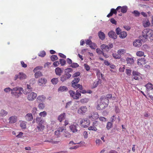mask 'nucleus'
Wrapping results in <instances>:
<instances>
[{
    "label": "nucleus",
    "instance_id": "obj_1",
    "mask_svg": "<svg viewBox=\"0 0 153 153\" xmlns=\"http://www.w3.org/2000/svg\"><path fill=\"white\" fill-rule=\"evenodd\" d=\"M100 99L101 102L97 106V109L99 110L104 109L107 106L109 102V100L106 98L105 96L101 97Z\"/></svg>",
    "mask_w": 153,
    "mask_h": 153
},
{
    "label": "nucleus",
    "instance_id": "obj_2",
    "mask_svg": "<svg viewBox=\"0 0 153 153\" xmlns=\"http://www.w3.org/2000/svg\"><path fill=\"white\" fill-rule=\"evenodd\" d=\"M73 71L71 68H68L66 69L65 71V74L62 76L60 77V80L62 82H64L69 79L71 76L70 74Z\"/></svg>",
    "mask_w": 153,
    "mask_h": 153
},
{
    "label": "nucleus",
    "instance_id": "obj_3",
    "mask_svg": "<svg viewBox=\"0 0 153 153\" xmlns=\"http://www.w3.org/2000/svg\"><path fill=\"white\" fill-rule=\"evenodd\" d=\"M23 90V88L21 87H16L12 88L11 92L12 96L16 98H18L22 94V91Z\"/></svg>",
    "mask_w": 153,
    "mask_h": 153
},
{
    "label": "nucleus",
    "instance_id": "obj_4",
    "mask_svg": "<svg viewBox=\"0 0 153 153\" xmlns=\"http://www.w3.org/2000/svg\"><path fill=\"white\" fill-rule=\"evenodd\" d=\"M80 78L79 77L74 78V79L71 82V85L75 89L79 88L80 90H82L83 89L82 85L80 84H78Z\"/></svg>",
    "mask_w": 153,
    "mask_h": 153
},
{
    "label": "nucleus",
    "instance_id": "obj_5",
    "mask_svg": "<svg viewBox=\"0 0 153 153\" xmlns=\"http://www.w3.org/2000/svg\"><path fill=\"white\" fill-rule=\"evenodd\" d=\"M153 34V31L150 29H144L142 32V36L145 39L150 38Z\"/></svg>",
    "mask_w": 153,
    "mask_h": 153
},
{
    "label": "nucleus",
    "instance_id": "obj_6",
    "mask_svg": "<svg viewBox=\"0 0 153 153\" xmlns=\"http://www.w3.org/2000/svg\"><path fill=\"white\" fill-rule=\"evenodd\" d=\"M69 92L70 96L74 99H78L81 96L80 93L78 90L76 91L75 92L74 91L70 90L69 91Z\"/></svg>",
    "mask_w": 153,
    "mask_h": 153
},
{
    "label": "nucleus",
    "instance_id": "obj_7",
    "mask_svg": "<svg viewBox=\"0 0 153 153\" xmlns=\"http://www.w3.org/2000/svg\"><path fill=\"white\" fill-rule=\"evenodd\" d=\"M113 47L112 44L109 43L108 45L105 44H102L101 45L100 48L103 51L108 52Z\"/></svg>",
    "mask_w": 153,
    "mask_h": 153
},
{
    "label": "nucleus",
    "instance_id": "obj_8",
    "mask_svg": "<svg viewBox=\"0 0 153 153\" xmlns=\"http://www.w3.org/2000/svg\"><path fill=\"white\" fill-rule=\"evenodd\" d=\"M132 78L136 80H139L141 79V74L139 72L136 71H133L132 72Z\"/></svg>",
    "mask_w": 153,
    "mask_h": 153
},
{
    "label": "nucleus",
    "instance_id": "obj_9",
    "mask_svg": "<svg viewBox=\"0 0 153 153\" xmlns=\"http://www.w3.org/2000/svg\"><path fill=\"white\" fill-rule=\"evenodd\" d=\"M88 111V109L85 106H82L80 107L78 110L77 113L78 114H83Z\"/></svg>",
    "mask_w": 153,
    "mask_h": 153
},
{
    "label": "nucleus",
    "instance_id": "obj_10",
    "mask_svg": "<svg viewBox=\"0 0 153 153\" xmlns=\"http://www.w3.org/2000/svg\"><path fill=\"white\" fill-rule=\"evenodd\" d=\"M36 97V94L34 92H32L28 94L27 99L29 101H32L34 100Z\"/></svg>",
    "mask_w": 153,
    "mask_h": 153
},
{
    "label": "nucleus",
    "instance_id": "obj_11",
    "mask_svg": "<svg viewBox=\"0 0 153 153\" xmlns=\"http://www.w3.org/2000/svg\"><path fill=\"white\" fill-rule=\"evenodd\" d=\"M128 7L126 6H123V7L119 6L117 8V10L118 12H120V11L123 13H126Z\"/></svg>",
    "mask_w": 153,
    "mask_h": 153
},
{
    "label": "nucleus",
    "instance_id": "obj_12",
    "mask_svg": "<svg viewBox=\"0 0 153 153\" xmlns=\"http://www.w3.org/2000/svg\"><path fill=\"white\" fill-rule=\"evenodd\" d=\"M146 63V60L144 58L139 59L137 60V64L139 66H143V65H145Z\"/></svg>",
    "mask_w": 153,
    "mask_h": 153
},
{
    "label": "nucleus",
    "instance_id": "obj_13",
    "mask_svg": "<svg viewBox=\"0 0 153 153\" xmlns=\"http://www.w3.org/2000/svg\"><path fill=\"white\" fill-rule=\"evenodd\" d=\"M89 118L92 120H96L99 117V115L96 112L91 113L88 116Z\"/></svg>",
    "mask_w": 153,
    "mask_h": 153
},
{
    "label": "nucleus",
    "instance_id": "obj_14",
    "mask_svg": "<svg viewBox=\"0 0 153 153\" xmlns=\"http://www.w3.org/2000/svg\"><path fill=\"white\" fill-rule=\"evenodd\" d=\"M150 25L149 21L147 18L144 19L143 22V25L144 27H148Z\"/></svg>",
    "mask_w": 153,
    "mask_h": 153
},
{
    "label": "nucleus",
    "instance_id": "obj_15",
    "mask_svg": "<svg viewBox=\"0 0 153 153\" xmlns=\"http://www.w3.org/2000/svg\"><path fill=\"white\" fill-rule=\"evenodd\" d=\"M46 99V97L43 95L38 96L37 98L36 101L38 102H43Z\"/></svg>",
    "mask_w": 153,
    "mask_h": 153
},
{
    "label": "nucleus",
    "instance_id": "obj_16",
    "mask_svg": "<svg viewBox=\"0 0 153 153\" xmlns=\"http://www.w3.org/2000/svg\"><path fill=\"white\" fill-rule=\"evenodd\" d=\"M108 34L110 37L114 39H116L117 38V36L115 33L113 31H110L108 33Z\"/></svg>",
    "mask_w": 153,
    "mask_h": 153
},
{
    "label": "nucleus",
    "instance_id": "obj_17",
    "mask_svg": "<svg viewBox=\"0 0 153 153\" xmlns=\"http://www.w3.org/2000/svg\"><path fill=\"white\" fill-rule=\"evenodd\" d=\"M17 120V117L14 116L10 117L9 119V123H14L16 122Z\"/></svg>",
    "mask_w": 153,
    "mask_h": 153
},
{
    "label": "nucleus",
    "instance_id": "obj_18",
    "mask_svg": "<svg viewBox=\"0 0 153 153\" xmlns=\"http://www.w3.org/2000/svg\"><path fill=\"white\" fill-rule=\"evenodd\" d=\"M133 45L135 47L140 46L142 44L141 40L139 39H136L133 43Z\"/></svg>",
    "mask_w": 153,
    "mask_h": 153
},
{
    "label": "nucleus",
    "instance_id": "obj_19",
    "mask_svg": "<svg viewBox=\"0 0 153 153\" xmlns=\"http://www.w3.org/2000/svg\"><path fill=\"white\" fill-rule=\"evenodd\" d=\"M98 35L100 39L103 40L105 38V34L101 31H99L98 33Z\"/></svg>",
    "mask_w": 153,
    "mask_h": 153
},
{
    "label": "nucleus",
    "instance_id": "obj_20",
    "mask_svg": "<svg viewBox=\"0 0 153 153\" xmlns=\"http://www.w3.org/2000/svg\"><path fill=\"white\" fill-rule=\"evenodd\" d=\"M26 120L28 121H31L33 119V116L32 114H27L25 116Z\"/></svg>",
    "mask_w": 153,
    "mask_h": 153
},
{
    "label": "nucleus",
    "instance_id": "obj_21",
    "mask_svg": "<svg viewBox=\"0 0 153 153\" xmlns=\"http://www.w3.org/2000/svg\"><path fill=\"white\" fill-rule=\"evenodd\" d=\"M47 82L46 79L44 78H41L38 80V84L40 85H41L43 84H45Z\"/></svg>",
    "mask_w": 153,
    "mask_h": 153
},
{
    "label": "nucleus",
    "instance_id": "obj_22",
    "mask_svg": "<svg viewBox=\"0 0 153 153\" xmlns=\"http://www.w3.org/2000/svg\"><path fill=\"white\" fill-rule=\"evenodd\" d=\"M55 72L56 75L60 76L62 73V71L61 68L59 67H57L55 69Z\"/></svg>",
    "mask_w": 153,
    "mask_h": 153
},
{
    "label": "nucleus",
    "instance_id": "obj_23",
    "mask_svg": "<svg viewBox=\"0 0 153 153\" xmlns=\"http://www.w3.org/2000/svg\"><path fill=\"white\" fill-rule=\"evenodd\" d=\"M145 87L147 89V92L149 91V90H151L153 89V85L150 83H148L146 85Z\"/></svg>",
    "mask_w": 153,
    "mask_h": 153
},
{
    "label": "nucleus",
    "instance_id": "obj_24",
    "mask_svg": "<svg viewBox=\"0 0 153 153\" xmlns=\"http://www.w3.org/2000/svg\"><path fill=\"white\" fill-rule=\"evenodd\" d=\"M80 123L82 124L84 123L85 124H90V121L88 119H82L80 121Z\"/></svg>",
    "mask_w": 153,
    "mask_h": 153
},
{
    "label": "nucleus",
    "instance_id": "obj_25",
    "mask_svg": "<svg viewBox=\"0 0 153 153\" xmlns=\"http://www.w3.org/2000/svg\"><path fill=\"white\" fill-rule=\"evenodd\" d=\"M65 113H64L61 114L58 117V120H59L60 122H62L63 120L65 119Z\"/></svg>",
    "mask_w": 153,
    "mask_h": 153
},
{
    "label": "nucleus",
    "instance_id": "obj_26",
    "mask_svg": "<svg viewBox=\"0 0 153 153\" xmlns=\"http://www.w3.org/2000/svg\"><path fill=\"white\" fill-rule=\"evenodd\" d=\"M36 121L38 124H42L44 122V120L40 117H37L36 118Z\"/></svg>",
    "mask_w": 153,
    "mask_h": 153
},
{
    "label": "nucleus",
    "instance_id": "obj_27",
    "mask_svg": "<svg viewBox=\"0 0 153 153\" xmlns=\"http://www.w3.org/2000/svg\"><path fill=\"white\" fill-rule=\"evenodd\" d=\"M70 130L73 132H76L77 131V130L76 129V125H71L69 126Z\"/></svg>",
    "mask_w": 153,
    "mask_h": 153
},
{
    "label": "nucleus",
    "instance_id": "obj_28",
    "mask_svg": "<svg viewBox=\"0 0 153 153\" xmlns=\"http://www.w3.org/2000/svg\"><path fill=\"white\" fill-rule=\"evenodd\" d=\"M19 79L21 80L25 79L27 77L26 74L23 73H19Z\"/></svg>",
    "mask_w": 153,
    "mask_h": 153
},
{
    "label": "nucleus",
    "instance_id": "obj_29",
    "mask_svg": "<svg viewBox=\"0 0 153 153\" xmlns=\"http://www.w3.org/2000/svg\"><path fill=\"white\" fill-rule=\"evenodd\" d=\"M126 61L127 63L128 64H132L134 62V59L132 58H127Z\"/></svg>",
    "mask_w": 153,
    "mask_h": 153
},
{
    "label": "nucleus",
    "instance_id": "obj_30",
    "mask_svg": "<svg viewBox=\"0 0 153 153\" xmlns=\"http://www.w3.org/2000/svg\"><path fill=\"white\" fill-rule=\"evenodd\" d=\"M38 107L39 109L43 110L45 107V104L43 102H38Z\"/></svg>",
    "mask_w": 153,
    "mask_h": 153
},
{
    "label": "nucleus",
    "instance_id": "obj_31",
    "mask_svg": "<svg viewBox=\"0 0 153 153\" xmlns=\"http://www.w3.org/2000/svg\"><path fill=\"white\" fill-rule=\"evenodd\" d=\"M116 116L114 115L111 117L110 119V122H108L107 124H109V123L112 124V123L116 120Z\"/></svg>",
    "mask_w": 153,
    "mask_h": 153
},
{
    "label": "nucleus",
    "instance_id": "obj_32",
    "mask_svg": "<svg viewBox=\"0 0 153 153\" xmlns=\"http://www.w3.org/2000/svg\"><path fill=\"white\" fill-rule=\"evenodd\" d=\"M119 35L120 38L123 39L125 38L127 36V33L125 31H123L120 32Z\"/></svg>",
    "mask_w": 153,
    "mask_h": 153
},
{
    "label": "nucleus",
    "instance_id": "obj_33",
    "mask_svg": "<svg viewBox=\"0 0 153 153\" xmlns=\"http://www.w3.org/2000/svg\"><path fill=\"white\" fill-rule=\"evenodd\" d=\"M68 90V88L65 86H61L58 88V91L61 92H63L64 91H67Z\"/></svg>",
    "mask_w": 153,
    "mask_h": 153
},
{
    "label": "nucleus",
    "instance_id": "obj_34",
    "mask_svg": "<svg viewBox=\"0 0 153 153\" xmlns=\"http://www.w3.org/2000/svg\"><path fill=\"white\" fill-rule=\"evenodd\" d=\"M147 93L150 98L153 100V89L151 90H149Z\"/></svg>",
    "mask_w": 153,
    "mask_h": 153
},
{
    "label": "nucleus",
    "instance_id": "obj_35",
    "mask_svg": "<svg viewBox=\"0 0 153 153\" xmlns=\"http://www.w3.org/2000/svg\"><path fill=\"white\" fill-rule=\"evenodd\" d=\"M42 76V73L40 71H38L35 73V77L37 78Z\"/></svg>",
    "mask_w": 153,
    "mask_h": 153
},
{
    "label": "nucleus",
    "instance_id": "obj_36",
    "mask_svg": "<svg viewBox=\"0 0 153 153\" xmlns=\"http://www.w3.org/2000/svg\"><path fill=\"white\" fill-rule=\"evenodd\" d=\"M126 53V51L124 49H120L117 51V53L119 54L121 56V55Z\"/></svg>",
    "mask_w": 153,
    "mask_h": 153
},
{
    "label": "nucleus",
    "instance_id": "obj_37",
    "mask_svg": "<svg viewBox=\"0 0 153 153\" xmlns=\"http://www.w3.org/2000/svg\"><path fill=\"white\" fill-rule=\"evenodd\" d=\"M136 54L137 56L139 57H141L143 56H144V57L145 56L144 55V52L141 51H137L136 53Z\"/></svg>",
    "mask_w": 153,
    "mask_h": 153
},
{
    "label": "nucleus",
    "instance_id": "obj_38",
    "mask_svg": "<svg viewBox=\"0 0 153 153\" xmlns=\"http://www.w3.org/2000/svg\"><path fill=\"white\" fill-rule=\"evenodd\" d=\"M44 127L45 126L44 125H38V126H37V128L36 129V130L38 129L39 131H41L43 130L44 128Z\"/></svg>",
    "mask_w": 153,
    "mask_h": 153
},
{
    "label": "nucleus",
    "instance_id": "obj_39",
    "mask_svg": "<svg viewBox=\"0 0 153 153\" xmlns=\"http://www.w3.org/2000/svg\"><path fill=\"white\" fill-rule=\"evenodd\" d=\"M53 85L56 84L58 82V79L57 78H53L51 81Z\"/></svg>",
    "mask_w": 153,
    "mask_h": 153
},
{
    "label": "nucleus",
    "instance_id": "obj_40",
    "mask_svg": "<svg viewBox=\"0 0 153 153\" xmlns=\"http://www.w3.org/2000/svg\"><path fill=\"white\" fill-rule=\"evenodd\" d=\"M63 134L65 137L67 138H70L71 137V134L70 133L67 131H66L65 132L64 131Z\"/></svg>",
    "mask_w": 153,
    "mask_h": 153
},
{
    "label": "nucleus",
    "instance_id": "obj_41",
    "mask_svg": "<svg viewBox=\"0 0 153 153\" xmlns=\"http://www.w3.org/2000/svg\"><path fill=\"white\" fill-rule=\"evenodd\" d=\"M113 56L115 59H119L121 58L120 55L117 53H113L112 54Z\"/></svg>",
    "mask_w": 153,
    "mask_h": 153
},
{
    "label": "nucleus",
    "instance_id": "obj_42",
    "mask_svg": "<svg viewBox=\"0 0 153 153\" xmlns=\"http://www.w3.org/2000/svg\"><path fill=\"white\" fill-rule=\"evenodd\" d=\"M89 101V99L86 98L82 99L80 100V102L82 103H86Z\"/></svg>",
    "mask_w": 153,
    "mask_h": 153
},
{
    "label": "nucleus",
    "instance_id": "obj_43",
    "mask_svg": "<svg viewBox=\"0 0 153 153\" xmlns=\"http://www.w3.org/2000/svg\"><path fill=\"white\" fill-rule=\"evenodd\" d=\"M51 59L52 61H54L58 59V58L56 55H52L51 57Z\"/></svg>",
    "mask_w": 153,
    "mask_h": 153
},
{
    "label": "nucleus",
    "instance_id": "obj_44",
    "mask_svg": "<svg viewBox=\"0 0 153 153\" xmlns=\"http://www.w3.org/2000/svg\"><path fill=\"white\" fill-rule=\"evenodd\" d=\"M46 55L45 52L43 51H41L40 52V53L38 54V55L39 56H40L41 57H44Z\"/></svg>",
    "mask_w": 153,
    "mask_h": 153
},
{
    "label": "nucleus",
    "instance_id": "obj_45",
    "mask_svg": "<svg viewBox=\"0 0 153 153\" xmlns=\"http://www.w3.org/2000/svg\"><path fill=\"white\" fill-rule=\"evenodd\" d=\"M79 92H80V93H82L83 94H85L86 93L91 94L92 93V91L90 90H88L87 91H86L85 90H82L79 91Z\"/></svg>",
    "mask_w": 153,
    "mask_h": 153
},
{
    "label": "nucleus",
    "instance_id": "obj_46",
    "mask_svg": "<svg viewBox=\"0 0 153 153\" xmlns=\"http://www.w3.org/2000/svg\"><path fill=\"white\" fill-rule=\"evenodd\" d=\"M90 47L92 49H95L97 47V45L96 44L92 42L89 45Z\"/></svg>",
    "mask_w": 153,
    "mask_h": 153
},
{
    "label": "nucleus",
    "instance_id": "obj_47",
    "mask_svg": "<svg viewBox=\"0 0 153 153\" xmlns=\"http://www.w3.org/2000/svg\"><path fill=\"white\" fill-rule=\"evenodd\" d=\"M39 115L41 117H45L47 115V113L45 111L41 112L39 113Z\"/></svg>",
    "mask_w": 153,
    "mask_h": 153
},
{
    "label": "nucleus",
    "instance_id": "obj_48",
    "mask_svg": "<svg viewBox=\"0 0 153 153\" xmlns=\"http://www.w3.org/2000/svg\"><path fill=\"white\" fill-rule=\"evenodd\" d=\"M96 74L98 78H100V76L101 78H102L103 77L102 74L101 73L99 70L97 71Z\"/></svg>",
    "mask_w": 153,
    "mask_h": 153
},
{
    "label": "nucleus",
    "instance_id": "obj_49",
    "mask_svg": "<svg viewBox=\"0 0 153 153\" xmlns=\"http://www.w3.org/2000/svg\"><path fill=\"white\" fill-rule=\"evenodd\" d=\"M88 129L90 130H93L96 131L97 130V128L95 127L94 126V125H93V126L89 127L88 128Z\"/></svg>",
    "mask_w": 153,
    "mask_h": 153
},
{
    "label": "nucleus",
    "instance_id": "obj_50",
    "mask_svg": "<svg viewBox=\"0 0 153 153\" xmlns=\"http://www.w3.org/2000/svg\"><path fill=\"white\" fill-rule=\"evenodd\" d=\"M70 66L72 68H76L79 66V65L76 63H73L71 64Z\"/></svg>",
    "mask_w": 153,
    "mask_h": 153
},
{
    "label": "nucleus",
    "instance_id": "obj_51",
    "mask_svg": "<svg viewBox=\"0 0 153 153\" xmlns=\"http://www.w3.org/2000/svg\"><path fill=\"white\" fill-rule=\"evenodd\" d=\"M132 13L134 14L135 16H139L140 13L137 10H135L132 12Z\"/></svg>",
    "mask_w": 153,
    "mask_h": 153
},
{
    "label": "nucleus",
    "instance_id": "obj_52",
    "mask_svg": "<svg viewBox=\"0 0 153 153\" xmlns=\"http://www.w3.org/2000/svg\"><path fill=\"white\" fill-rule=\"evenodd\" d=\"M131 69H126V72L128 76H130L131 75Z\"/></svg>",
    "mask_w": 153,
    "mask_h": 153
},
{
    "label": "nucleus",
    "instance_id": "obj_53",
    "mask_svg": "<svg viewBox=\"0 0 153 153\" xmlns=\"http://www.w3.org/2000/svg\"><path fill=\"white\" fill-rule=\"evenodd\" d=\"M59 62L62 66L64 65L66 63V61L63 59H59Z\"/></svg>",
    "mask_w": 153,
    "mask_h": 153
},
{
    "label": "nucleus",
    "instance_id": "obj_54",
    "mask_svg": "<svg viewBox=\"0 0 153 153\" xmlns=\"http://www.w3.org/2000/svg\"><path fill=\"white\" fill-rule=\"evenodd\" d=\"M42 67L40 66L36 67L33 70V71L34 72H35L37 70H42Z\"/></svg>",
    "mask_w": 153,
    "mask_h": 153
},
{
    "label": "nucleus",
    "instance_id": "obj_55",
    "mask_svg": "<svg viewBox=\"0 0 153 153\" xmlns=\"http://www.w3.org/2000/svg\"><path fill=\"white\" fill-rule=\"evenodd\" d=\"M80 74V73L79 72H77L74 73L72 75V77L74 78L77 77V76H79Z\"/></svg>",
    "mask_w": 153,
    "mask_h": 153
},
{
    "label": "nucleus",
    "instance_id": "obj_56",
    "mask_svg": "<svg viewBox=\"0 0 153 153\" xmlns=\"http://www.w3.org/2000/svg\"><path fill=\"white\" fill-rule=\"evenodd\" d=\"M12 89H11L10 88H5L4 89V91L6 93H9L10 91H12Z\"/></svg>",
    "mask_w": 153,
    "mask_h": 153
},
{
    "label": "nucleus",
    "instance_id": "obj_57",
    "mask_svg": "<svg viewBox=\"0 0 153 153\" xmlns=\"http://www.w3.org/2000/svg\"><path fill=\"white\" fill-rule=\"evenodd\" d=\"M38 110L36 108V107H34L33 108L32 112L33 114L34 115L36 113V112Z\"/></svg>",
    "mask_w": 153,
    "mask_h": 153
},
{
    "label": "nucleus",
    "instance_id": "obj_58",
    "mask_svg": "<svg viewBox=\"0 0 153 153\" xmlns=\"http://www.w3.org/2000/svg\"><path fill=\"white\" fill-rule=\"evenodd\" d=\"M117 8L116 9H115L113 8H112L111 10V12L113 14H116L117 13Z\"/></svg>",
    "mask_w": 153,
    "mask_h": 153
},
{
    "label": "nucleus",
    "instance_id": "obj_59",
    "mask_svg": "<svg viewBox=\"0 0 153 153\" xmlns=\"http://www.w3.org/2000/svg\"><path fill=\"white\" fill-rule=\"evenodd\" d=\"M99 118L100 120L102 122H105L106 121V119L104 117H101Z\"/></svg>",
    "mask_w": 153,
    "mask_h": 153
},
{
    "label": "nucleus",
    "instance_id": "obj_60",
    "mask_svg": "<svg viewBox=\"0 0 153 153\" xmlns=\"http://www.w3.org/2000/svg\"><path fill=\"white\" fill-rule=\"evenodd\" d=\"M84 66L85 70L87 71H88L90 70V66L87 64H84Z\"/></svg>",
    "mask_w": 153,
    "mask_h": 153
},
{
    "label": "nucleus",
    "instance_id": "obj_61",
    "mask_svg": "<svg viewBox=\"0 0 153 153\" xmlns=\"http://www.w3.org/2000/svg\"><path fill=\"white\" fill-rule=\"evenodd\" d=\"M21 64L22 67L25 68L27 67V64H25L24 62L23 61L21 62Z\"/></svg>",
    "mask_w": 153,
    "mask_h": 153
},
{
    "label": "nucleus",
    "instance_id": "obj_62",
    "mask_svg": "<svg viewBox=\"0 0 153 153\" xmlns=\"http://www.w3.org/2000/svg\"><path fill=\"white\" fill-rule=\"evenodd\" d=\"M121 31V29L119 27L117 28L116 30V33L117 35H119L120 34Z\"/></svg>",
    "mask_w": 153,
    "mask_h": 153
},
{
    "label": "nucleus",
    "instance_id": "obj_63",
    "mask_svg": "<svg viewBox=\"0 0 153 153\" xmlns=\"http://www.w3.org/2000/svg\"><path fill=\"white\" fill-rule=\"evenodd\" d=\"M59 64V62L58 61H55L53 64V66L55 67L57 66Z\"/></svg>",
    "mask_w": 153,
    "mask_h": 153
},
{
    "label": "nucleus",
    "instance_id": "obj_64",
    "mask_svg": "<svg viewBox=\"0 0 153 153\" xmlns=\"http://www.w3.org/2000/svg\"><path fill=\"white\" fill-rule=\"evenodd\" d=\"M83 135L84 136V137L85 138H87L88 137L87 132L86 131H84L83 132Z\"/></svg>",
    "mask_w": 153,
    "mask_h": 153
}]
</instances>
